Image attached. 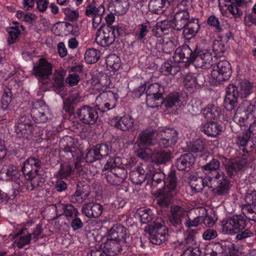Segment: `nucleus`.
Here are the masks:
<instances>
[{
	"label": "nucleus",
	"mask_w": 256,
	"mask_h": 256,
	"mask_svg": "<svg viewBox=\"0 0 256 256\" xmlns=\"http://www.w3.org/2000/svg\"><path fill=\"white\" fill-rule=\"evenodd\" d=\"M82 100V97L79 96L77 92H72L68 96L64 102L65 105L66 103L68 104H76ZM66 107V106H64Z\"/></svg>",
	"instance_id": "61"
},
{
	"label": "nucleus",
	"mask_w": 256,
	"mask_h": 256,
	"mask_svg": "<svg viewBox=\"0 0 256 256\" xmlns=\"http://www.w3.org/2000/svg\"><path fill=\"white\" fill-rule=\"evenodd\" d=\"M80 78L79 76L76 73H73L68 74V77L66 78V82L70 86H74L76 85L79 81Z\"/></svg>",
	"instance_id": "63"
},
{
	"label": "nucleus",
	"mask_w": 256,
	"mask_h": 256,
	"mask_svg": "<svg viewBox=\"0 0 256 256\" xmlns=\"http://www.w3.org/2000/svg\"><path fill=\"white\" fill-rule=\"evenodd\" d=\"M200 26L197 20L188 21L186 26L183 28V33L187 39H190L194 36L198 30Z\"/></svg>",
	"instance_id": "34"
},
{
	"label": "nucleus",
	"mask_w": 256,
	"mask_h": 256,
	"mask_svg": "<svg viewBox=\"0 0 256 256\" xmlns=\"http://www.w3.org/2000/svg\"><path fill=\"white\" fill-rule=\"evenodd\" d=\"M55 206L58 214L60 215L64 213L66 218L69 220L78 216L79 214L78 210L70 204H58Z\"/></svg>",
	"instance_id": "25"
},
{
	"label": "nucleus",
	"mask_w": 256,
	"mask_h": 256,
	"mask_svg": "<svg viewBox=\"0 0 256 256\" xmlns=\"http://www.w3.org/2000/svg\"><path fill=\"white\" fill-rule=\"evenodd\" d=\"M148 32V26L146 25L142 24L138 28V31L136 34V38L138 40L144 39Z\"/></svg>",
	"instance_id": "64"
},
{
	"label": "nucleus",
	"mask_w": 256,
	"mask_h": 256,
	"mask_svg": "<svg viewBox=\"0 0 256 256\" xmlns=\"http://www.w3.org/2000/svg\"><path fill=\"white\" fill-rule=\"evenodd\" d=\"M247 160L246 158L230 161L226 166V170L230 176H232L238 171L242 170Z\"/></svg>",
	"instance_id": "26"
},
{
	"label": "nucleus",
	"mask_w": 256,
	"mask_h": 256,
	"mask_svg": "<svg viewBox=\"0 0 256 256\" xmlns=\"http://www.w3.org/2000/svg\"><path fill=\"white\" fill-rule=\"evenodd\" d=\"M103 207L96 202L85 204L82 207V212L88 218H96L101 215Z\"/></svg>",
	"instance_id": "20"
},
{
	"label": "nucleus",
	"mask_w": 256,
	"mask_h": 256,
	"mask_svg": "<svg viewBox=\"0 0 256 256\" xmlns=\"http://www.w3.org/2000/svg\"><path fill=\"white\" fill-rule=\"evenodd\" d=\"M164 184L166 187L162 190L159 188L154 195L156 198L157 204L160 206H167L170 203L172 196L177 188V180L175 174L171 172Z\"/></svg>",
	"instance_id": "3"
},
{
	"label": "nucleus",
	"mask_w": 256,
	"mask_h": 256,
	"mask_svg": "<svg viewBox=\"0 0 256 256\" xmlns=\"http://www.w3.org/2000/svg\"><path fill=\"white\" fill-rule=\"evenodd\" d=\"M100 56V52L99 50L94 48L88 50L84 55L85 60L88 64L96 62Z\"/></svg>",
	"instance_id": "44"
},
{
	"label": "nucleus",
	"mask_w": 256,
	"mask_h": 256,
	"mask_svg": "<svg viewBox=\"0 0 256 256\" xmlns=\"http://www.w3.org/2000/svg\"><path fill=\"white\" fill-rule=\"evenodd\" d=\"M86 160L87 162H92L96 160H100L99 155L96 152V149L94 148L90 150L86 154Z\"/></svg>",
	"instance_id": "62"
},
{
	"label": "nucleus",
	"mask_w": 256,
	"mask_h": 256,
	"mask_svg": "<svg viewBox=\"0 0 256 256\" xmlns=\"http://www.w3.org/2000/svg\"><path fill=\"white\" fill-rule=\"evenodd\" d=\"M204 132L208 136H216L222 130V127L218 124L214 122H207L202 126Z\"/></svg>",
	"instance_id": "33"
},
{
	"label": "nucleus",
	"mask_w": 256,
	"mask_h": 256,
	"mask_svg": "<svg viewBox=\"0 0 256 256\" xmlns=\"http://www.w3.org/2000/svg\"><path fill=\"white\" fill-rule=\"evenodd\" d=\"M115 40L114 30L108 26L100 27L96 34V40L102 46L112 44Z\"/></svg>",
	"instance_id": "17"
},
{
	"label": "nucleus",
	"mask_w": 256,
	"mask_h": 256,
	"mask_svg": "<svg viewBox=\"0 0 256 256\" xmlns=\"http://www.w3.org/2000/svg\"><path fill=\"white\" fill-rule=\"evenodd\" d=\"M15 130L18 136L25 137L32 132V127L28 124H24L21 120L17 123Z\"/></svg>",
	"instance_id": "39"
},
{
	"label": "nucleus",
	"mask_w": 256,
	"mask_h": 256,
	"mask_svg": "<svg viewBox=\"0 0 256 256\" xmlns=\"http://www.w3.org/2000/svg\"><path fill=\"white\" fill-rule=\"evenodd\" d=\"M232 71L230 64L226 60H222L216 64H214L210 76L216 82H220L228 80L231 76Z\"/></svg>",
	"instance_id": "8"
},
{
	"label": "nucleus",
	"mask_w": 256,
	"mask_h": 256,
	"mask_svg": "<svg viewBox=\"0 0 256 256\" xmlns=\"http://www.w3.org/2000/svg\"><path fill=\"white\" fill-rule=\"evenodd\" d=\"M148 149L142 150L138 153V156L143 159L147 160L151 158L152 160L156 164H164L170 158V152L169 150H155L151 154H148Z\"/></svg>",
	"instance_id": "15"
},
{
	"label": "nucleus",
	"mask_w": 256,
	"mask_h": 256,
	"mask_svg": "<svg viewBox=\"0 0 256 256\" xmlns=\"http://www.w3.org/2000/svg\"><path fill=\"white\" fill-rule=\"evenodd\" d=\"M117 95L110 90L100 93L96 98V106L102 112L114 108L117 103Z\"/></svg>",
	"instance_id": "7"
},
{
	"label": "nucleus",
	"mask_w": 256,
	"mask_h": 256,
	"mask_svg": "<svg viewBox=\"0 0 256 256\" xmlns=\"http://www.w3.org/2000/svg\"><path fill=\"white\" fill-rule=\"evenodd\" d=\"M40 162L38 159L33 158H28L22 164V171L24 174L31 176L37 173L38 168L40 166Z\"/></svg>",
	"instance_id": "21"
},
{
	"label": "nucleus",
	"mask_w": 256,
	"mask_h": 256,
	"mask_svg": "<svg viewBox=\"0 0 256 256\" xmlns=\"http://www.w3.org/2000/svg\"><path fill=\"white\" fill-rule=\"evenodd\" d=\"M138 213L143 224L148 223L153 218L154 213L150 209L141 208L138 210Z\"/></svg>",
	"instance_id": "49"
},
{
	"label": "nucleus",
	"mask_w": 256,
	"mask_h": 256,
	"mask_svg": "<svg viewBox=\"0 0 256 256\" xmlns=\"http://www.w3.org/2000/svg\"><path fill=\"white\" fill-rule=\"evenodd\" d=\"M158 132L152 128L146 129L138 135V146L142 150L145 146H152L158 142Z\"/></svg>",
	"instance_id": "12"
},
{
	"label": "nucleus",
	"mask_w": 256,
	"mask_h": 256,
	"mask_svg": "<svg viewBox=\"0 0 256 256\" xmlns=\"http://www.w3.org/2000/svg\"><path fill=\"white\" fill-rule=\"evenodd\" d=\"M98 4L96 0H94V4L88 5L86 8V14L92 18V26L96 28L101 22L102 16L105 11L104 7V1L102 2L98 0Z\"/></svg>",
	"instance_id": "11"
},
{
	"label": "nucleus",
	"mask_w": 256,
	"mask_h": 256,
	"mask_svg": "<svg viewBox=\"0 0 256 256\" xmlns=\"http://www.w3.org/2000/svg\"><path fill=\"white\" fill-rule=\"evenodd\" d=\"M220 114V110L219 108L214 106H210L206 108H205L202 110V114L206 119L208 121V122H210L212 120H214L217 118Z\"/></svg>",
	"instance_id": "40"
},
{
	"label": "nucleus",
	"mask_w": 256,
	"mask_h": 256,
	"mask_svg": "<svg viewBox=\"0 0 256 256\" xmlns=\"http://www.w3.org/2000/svg\"><path fill=\"white\" fill-rule=\"evenodd\" d=\"M204 150V142L201 140H196L190 148V150L196 154V156H202Z\"/></svg>",
	"instance_id": "50"
},
{
	"label": "nucleus",
	"mask_w": 256,
	"mask_h": 256,
	"mask_svg": "<svg viewBox=\"0 0 256 256\" xmlns=\"http://www.w3.org/2000/svg\"><path fill=\"white\" fill-rule=\"evenodd\" d=\"M246 220L240 215H235L222 223V232L224 234H234L246 226Z\"/></svg>",
	"instance_id": "6"
},
{
	"label": "nucleus",
	"mask_w": 256,
	"mask_h": 256,
	"mask_svg": "<svg viewBox=\"0 0 256 256\" xmlns=\"http://www.w3.org/2000/svg\"><path fill=\"white\" fill-rule=\"evenodd\" d=\"M156 48L159 51H162L166 54H170L174 50L176 46L170 40L160 39L156 44Z\"/></svg>",
	"instance_id": "35"
},
{
	"label": "nucleus",
	"mask_w": 256,
	"mask_h": 256,
	"mask_svg": "<svg viewBox=\"0 0 256 256\" xmlns=\"http://www.w3.org/2000/svg\"><path fill=\"white\" fill-rule=\"evenodd\" d=\"M121 170L118 168L116 172L108 171L105 174L108 182L112 185H118L122 182L126 178V172L123 170L120 173L118 171Z\"/></svg>",
	"instance_id": "31"
},
{
	"label": "nucleus",
	"mask_w": 256,
	"mask_h": 256,
	"mask_svg": "<svg viewBox=\"0 0 256 256\" xmlns=\"http://www.w3.org/2000/svg\"><path fill=\"white\" fill-rule=\"evenodd\" d=\"M224 176L222 172H219L215 174V179H212L210 176H203L198 175L197 177L192 176L190 181V186L192 190L195 192H199L204 188L208 187L212 188L218 185L214 192L220 196L227 194V188L226 187V183H222Z\"/></svg>",
	"instance_id": "1"
},
{
	"label": "nucleus",
	"mask_w": 256,
	"mask_h": 256,
	"mask_svg": "<svg viewBox=\"0 0 256 256\" xmlns=\"http://www.w3.org/2000/svg\"><path fill=\"white\" fill-rule=\"evenodd\" d=\"M14 238V245L18 248H22L30 243L32 236L26 229L23 228L16 234Z\"/></svg>",
	"instance_id": "29"
},
{
	"label": "nucleus",
	"mask_w": 256,
	"mask_h": 256,
	"mask_svg": "<svg viewBox=\"0 0 256 256\" xmlns=\"http://www.w3.org/2000/svg\"><path fill=\"white\" fill-rule=\"evenodd\" d=\"M76 114L80 121L88 124H94L98 118L96 108L89 106H84L79 108Z\"/></svg>",
	"instance_id": "13"
},
{
	"label": "nucleus",
	"mask_w": 256,
	"mask_h": 256,
	"mask_svg": "<svg viewBox=\"0 0 256 256\" xmlns=\"http://www.w3.org/2000/svg\"><path fill=\"white\" fill-rule=\"evenodd\" d=\"M11 101V94L10 92H5L1 98L2 108L4 110H8Z\"/></svg>",
	"instance_id": "59"
},
{
	"label": "nucleus",
	"mask_w": 256,
	"mask_h": 256,
	"mask_svg": "<svg viewBox=\"0 0 256 256\" xmlns=\"http://www.w3.org/2000/svg\"><path fill=\"white\" fill-rule=\"evenodd\" d=\"M164 92L163 88L158 83L151 84L146 90V96H162Z\"/></svg>",
	"instance_id": "51"
},
{
	"label": "nucleus",
	"mask_w": 256,
	"mask_h": 256,
	"mask_svg": "<svg viewBox=\"0 0 256 256\" xmlns=\"http://www.w3.org/2000/svg\"><path fill=\"white\" fill-rule=\"evenodd\" d=\"M170 212L171 216L169 218L170 224L175 227L180 228L182 222L188 216L189 211L182 206L174 205L170 208Z\"/></svg>",
	"instance_id": "14"
},
{
	"label": "nucleus",
	"mask_w": 256,
	"mask_h": 256,
	"mask_svg": "<svg viewBox=\"0 0 256 256\" xmlns=\"http://www.w3.org/2000/svg\"><path fill=\"white\" fill-rule=\"evenodd\" d=\"M163 103L168 109L174 107L177 108L180 104L179 94L178 92L170 94L167 96Z\"/></svg>",
	"instance_id": "41"
},
{
	"label": "nucleus",
	"mask_w": 256,
	"mask_h": 256,
	"mask_svg": "<svg viewBox=\"0 0 256 256\" xmlns=\"http://www.w3.org/2000/svg\"><path fill=\"white\" fill-rule=\"evenodd\" d=\"M164 102L162 96H146V104L148 106L156 108L160 106Z\"/></svg>",
	"instance_id": "47"
},
{
	"label": "nucleus",
	"mask_w": 256,
	"mask_h": 256,
	"mask_svg": "<svg viewBox=\"0 0 256 256\" xmlns=\"http://www.w3.org/2000/svg\"><path fill=\"white\" fill-rule=\"evenodd\" d=\"M220 166V162L216 159H212L210 162L207 163L206 164L202 167V170L208 171L206 176H210L213 180L215 179V174L219 172H222L224 176L222 183H226V187L227 188V194L229 192L230 184L229 180L228 179L227 176L225 175L224 172L220 170L219 168Z\"/></svg>",
	"instance_id": "16"
},
{
	"label": "nucleus",
	"mask_w": 256,
	"mask_h": 256,
	"mask_svg": "<svg viewBox=\"0 0 256 256\" xmlns=\"http://www.w3.org/2000/svg\"><path fill=\"white\" fill-rule=\"evenodd\" d=\"M125 159L122 160L119 157H114L110 158L106 164L104 165V168L108 170L115 167H118L124 164Z\"/></svg>",
	"instance_id": "54"
},
{
	"label": "nucleus",
	"mask_w": 256,
	"mask_h": 256,
	"mask_svg": "<svg viewBox=\"0 0 256 256\" xmlns=\"http://www.w3.org/2000/svg\"><path fill=\"white\" fill-rule=\"evenodd\" d=\"M191 54H193V52L188 46H186L183 48H178L176 49L172 58L174 62L176 64L184 62L185 59L192 62L190 60Z\"/></svg>",
	"instance_id": "30"
},
{
	"label": "nucleus",
	"mask_w": 256,
	"mask_h": 256,
	"mask_svg": "<svg viewBox=\"0 0 256 256\" xmlns=\"http://www.w3.org/2000/svg\"><path fill=\"white\" fill-rule=\"evenodd\" d=\"M8 42L9 44H12L18 40L20 34V30L18 28L11 27L8 30Z\"/></svg>",
	"instance_id": "56"
},
{
	"label": "nucleus",
	"mask_w": 256,
	"mask_h": 256,
	"mask_svg": "<svg viewBox=\"0 0 256 256\" xmlns=\"http://www.w3.org/2000/svg\"><path fill=\"white\" fill-rule=\"evenodd\" d=\"M110 8L115 14L122 15L128 10V3L126 2H122L120 0H116L110 4Z\"/></svg>",
	"instance_id": "43"
},
{
	"label": "nucleus",
	"mask_w": 256,
	"mask_h": 256,
	"mask_svg": "<svg viewBox=\"0 0 256 256\" xmlns=\"http://www.w3.org/2000/svg\"><path fill=\"white\" fill-rule=\"evenodd\" d=\"M112 124L118 128L124 131L132 128L134 124V118L130 116L117 117L112 120Z\"/></svg>",
	"instance_id": "23"
},
{
	"label": "nucleus",
	"mask_w": 256,
	"mask_h": 256,
	"mask_svg": "<svg viewBox=\"0 0 256 256\" xmlns=\"http://www.w3.org/2000/svg\"><path fill=\"white\" fill-rule=\"evenodd\" d=\"M161 69L164 74L174 75L180 70V67L176 64L172 65L168 62H166L162 66Z\"/></svg>",
	"instance_id": "48"
},
{
	"label": "nucleus",
	"mask_w": 256,
	"mask_h": 256,
	"mask_svg": "<svg viewBox=\"0 0 256 256\" xmlns=\"http://www.w3.org/2000/svg\"><path fill=\"white\" fill-rule=\"evenodd\" d=\"M190 18L188 11L178 10L175 14L174 20H173L176 26L175 29L180 30L184 28L188 22Z\"/></svg>",
	"instance_id": "27"
},
{
	"label": "nucleus",
	"mask_w": 256,
	"mask_h": 256,
	"mask_svg": "<svg viewBox=\"0 0 256 256\" xmlns=\"http://www.w3.org/2000/svg\"><path fill=\"white\" fill-rule=\"evenodd\" d=\"M248 205L256 206V191L254 190H249L246 194L244 198Z\"/></svg>",
	"instance_id": "57"
},
{
	"label": "nucleus",
	"mask_w": 256,
	"mask_h": 256,
	"mask_svg": "<svg viewBox=\"0 0 256 256\" xmlns=\"http://www.w3.org/2000/svg\"><path fill=\"white\" fill-rule=\"evenodd\" d=\"M147 176L148 178H150L152 180V185L153 186H156L160 184L163 185L166 176L163 172L159 170L154 173L150 172V174H147Z\"/></svg>",
	"instance_id": "45"
},
{
	"label": "nucleus",
	"mask_w": 256,
	"mask_h": 256,
	"mask_svg": "<svg viewBox=\"0 0 256 256\" xmlns=\"http://www.w3.org/2000/svg\"><path fill=\"white\" fill-rule=\"evenodd\" d=\"M217 57L210 52V50H203L196 53L191 54L190 60L192 61L196 68H208L216 62Z\"/></svg>",
	"instance_id": "5"
},
{
	"label": "nucleus",
	"mask_w": 256,
	"mask_h": 256,
	"mask_svg": "<svg viewBox=\"0 0 256 256\" xmlns=\"http://www.w3.org/2000/svg\"><path fill=\"white\" fill-rule=\"evenodd\" d=\"M194 162V158L190 153L184 154L178 159L176 166L180 170H185L190 167Z\"/></svg>",
	"instance_id": "32"
},
{
	"label": "nucleus",
	"mask_w": 256,
	"mask_h": 256,
	"mask_svg": "<svg viewBox=\"0 0 256 256\" xmlns=\"http://www.w3.org/2000/svg\"><path fill=\"white\" fill-rule=\"evenodd\" d=\"M193 210H189L188 216L184 220L186 226L188 228L196 227L202 223V216H198L192 220L190 215Z\"/></svg>",
	"instance_id": "52"
},
{
	"label": "nucleus",
	"mask_w": 256,
	"mask_h": 256,
	"mask_svg": "<svg viewBox=\"0 0 256 256\" xmlns=\"http://www.w3.org/2000/svg\"><path fill=\"white\" fill-rule=\"evenodd\" d=\"M66 75V72L63 69H58L54 71V85L58 88V91H60L63 88L64 80Z\"/></svg>",
	"instance_id": "42"
},
{
	"label": "nucleus",
	"mask_w": 256,
	"mask_h": 256,
	"mask_svg": "<svg viewBox=\"0 0 256 256\" xmlns=\"http://www.w3.org/2000/svg\"><path fill=\"white\" fill-rule=\"evenodd\" d=\"M83 194L84 192L81 190L80 186H78V188L75 192L74 194L71 197V202H72L82 203L84 200V198H83L82 197Z\"/></svg>",
	"instance_id": "60"
},
{
	"label": "nucleus",
	"mask_w": 256,
	"mask_h": 256,
	"mask_svg": "<svg viewBox=\"0 0 256 256\" xmlns=\"http://www.w3.org/2000/svg\"><path fill=\"white\" fill-rule=\"evenodd\" d=\"M0 176L6 180H12L17 182L20 178V174L16 166L7 165L2 168Z\"/></svg>",
	"instance_id": "22"
},
{
	"label": "nucleus",
	"mask_w": 256,
	"mask_h": 256,
	"mask_svg": "<svg viewBox=\"0 0 256 256\" xmlns=\"http://www.w3.org/2000/svg\"><path fill=\"white\" fill-rule=\"evenodd\" d=\"M96 152L99 155L100 159L108 156L110 148L108 144H100L95 146Z\"/></svg>",
	"instance_id": "55"
},
{
	"label": "nucleus",
	"mask_w": 256,
	"mask_h": 256,
	"mask_svg": "<svg viewBox=\"0 0 256 256\" xmlns=\"http://www.w3.org/2000/svg\"><path fill=\"white\" fill-rule=\"evenodd\" d=\"M127 235L126 228L120 224H118L111 228L108 238L116 242L122 240L126 242L130 243V238Z\"/></svg>",
	"instance_id": "19"
},
{
	"label": "nucleus",
	"mask_w": 256,
	"mask_h": 256,
	"mask_svg": "<svg viewBox=\"0 0 256 256\" xmlns=\"http://www.w3.org/2000/svg\"><path fill=\"white\" fill-rule=\"evenodd\" d=\"M145 230L151 235L150 241L154 244H160L168 236L165 222L161 218H156L152 224L145 228Z\"/></svg>",
	"instance_id": "4"
},
{
	"label": "nucleus",
	"mask_w": 256,
	"mask_h": 256,
	"mask_svg": "<svg viewBox=\"0 0 256 256\" xmlns=\"http://www.w3.org/2000/svg\"><path fill=\"white\" fill-rule=\"evenodd\" d=\"M116 242L108 238L104 244L103 252L107 256H114L116 255L118 250V244Z\"/></svg>",
	"instance_id": "38"
},
{
	"label": "nucleus",
	"mask_w": 256,
	"mask_h": 256,
	"mask_svg": "<svg viewBox=\"0 0 256 256\" xmlns=\"http://www.w3.org/2000/svg\"><path fill=\"white\" fill-rule=\"evenodd\" d=\"M106 64L108 70L116 72L120 66V60L116 54H110L106 58Z\"/></svg>",
	"instance_id": "37"
},
{
	"label": "nucleus",
	"mask_w": 256,
	"mask_h": 256,
	"mask_svg": "<svg viewBox=\"0 0 256 256\" xmlns=\"http://www.w3.org/2000/svg\"><path fill=\"white\" fill-rule=\"evenodd\" d=\"M34 74L38 78L40 82L46 84L52 72V64L44 58L39 60L37 64L33 68Z\"/></svg>",
	"instance_id": "9"
},
{
	"label": "nucleus",
	"mask_w": 256,
	"mask_h": 256,
	"mask_svg": "<svg viewBox=\"0 0 256 256\" xmlns=\"http://www.w3.org/2000/svg\"><path fill=\"white\" fill-rule=\"evenodd\" d=\"M175 23L174 20H165L158 22L156 28L154 30V34L156 37H161L164 34H166L172 28L175 29Z\"/></svg>",
	"instance_id": "24"
},
{
	"label": "nucleus",
	"mask_w": 256,
	"mask_h": 256,
	"mask_svg": "<svg viewBox=\"0 0 256 256\" xmlns=\"http://www.w3.org/2000/svg\"><path fill=\"white\" fill-rule=\"evenodd\" d=\"M44 110L33 108L31 111V115L36 123H44L50 118V114L47 106Z\"/></svg>",
	"instance_id": "28"
},
{
	"label": "nucleus",
	"mask_w": 256,
	"mask_h": 256,
	"mask_svg": "<svg viewBox=\"0 0 256 256\" xmlns=\"http://www.w3.org/2000/svg\"><path fill=\"white\" fill-rule=\"evenodd\" d=\"M254 106L251 104L250 102L244 100L236 110L234 120L240 126L246 124V122L248 117V114L253 110Z\"/></svg>",
	"instance_id": "18"
},
{
	"label": "nucleus",
	"mask_w": 256,
	"mask_h": 256,
	"mask_svg": "<svg viewBox=\"0 0 256 256\" xmlns=\"http://www.w3.org/2000/svg\"><path fill=\"white\" fill-rule=\"evenodd\" d=\"M158 133V142L161 148H171L177 142L178 132L173 128H164Z\"/></svg>",
	"instance_id": "10"
},
{
	"label": "nucleus",
	"mask_w": 256,
	"mask_h": 256,
	"mask_svg": "<svg viewBox=\"0 0 256 256\" xmlns=\"http://www.w3.org/2000/svg\"><path fill=\"white\" fill-rule=\"evenodd\" d=\"M252 84L248 81L244 80L240 82L238 86L229 84L226 88V96L224 106L228 110H232L236 105L238 98L247 97L251 92Z\"/></svg>",
	"instance_id": "2"
},
{
	"label": "nucleus",
	"mask_w": 256,
	"mask_h": 256,
	"mask_svg": "<svg viewBox=\"0 0 256 256\" xmlns=\"http://www.w3.org/2000/svg\"><path fill=\"white\" fill-rule=\"evenodd\" d=\"M168 3L165 0H151L149 6L156 14H161L165 10L166 4Z\"/></svg>",
	"instance_id": "46"
},
{
	"label": "nucleus",
	"mask_w": 256,
	"mask_h": 256,
	"mask_svg": "<svg viewBox=\"0 0 256 256\" xmlns=\"http://www.w3.org/2000/svg\"><path fill=\"white\" fill-rule=\"evenodd\" d=\"M130 178L133 183L140 184L142 183L148 178L147 174H145L144 168L139 166L136 170L130 173Z\"/></svg>",
	"instance_id": "36"
},
{
	"label": "nucleus",
	"mask_w": 256,
	"mask_h": 256,
	"mask_svg": "<svg viewBox=\"0 0 256 256\" xmlns=\"http://www.w3.org/2000/svg\"><path fill=\"white\" fill-rule=\"evenodd\" d=\"M213 54L217 58L220 57L225 50L224 44L220 40H215L212 43Z\"/></svg>",
	"instance_id": "53"
},
{
	"label": "nucleus",
	"mask_w": 256,
	"mask_h": 256,
	"mask_svg": "<svg viewBox=\"0 0 256 256\" xmlns=\"http://www.w3.org/2000/svg\"><path fill=\"white\" fill-rule=\"evenodd\" d=\"M32 181V184L34 186L35 188L42 187L44 184V178H42L37 173H36L31 176H28Z\"/></svg>",
	"instance_id": "58"
}]
</instances>
